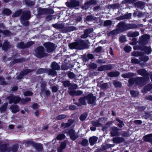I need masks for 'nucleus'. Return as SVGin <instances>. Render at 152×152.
<instances>
[{
  "instance_id": "f257e3e1",
  "label": "nucleus",
  "mask_w": 152,
  "mask_h": 152,
  "mask_svg": "<svg viewBox=\"0 0 152 152\" xmlns=\"http://www.w3.org/2000/svg\"><path fill=\"white\" fill-rule=\"evenodd\" d=\"M9 100V103L11 104L12 103H17L20 102V103L22 104H25L27 102L31 100L30 98H26L25 99H20V98L18 96H16L13 95H11L7 98Z\"/></svg>"
},
{
  "instance_id": "f03ea898",
  "label": "nucleus",
  "mask_w": 152,
  "mask_h": 152,
  "mask_svg": "<svg viewBox=\"0 0 152 152\" xmlns=\"http://www.w3.org/2000/svg\"><path fill=\"white\" fill-rule=\"evenodd\" d=\"M69 47L71 49L81 50L85 48V44L82 40H80L77 42L69 44Z\"/></svg>"
},
{
  "instance_id": "7ed1b4c3",
  "label": "nucleus",
  "mask_w": 152,
  "mask_h": 152,
  "mask_svg": "<svg viewBox=\"0 0 152 152\" xmlns=\"http://www.w3.org/2000/svg\"><path fill=\"white\" fill-rule=\"evenodd\" d=\"M30 13L29 11H26L21 17L20 21L21 23L24 26H27L28 25V22L27 20L30 18Z\"/></svg>"
},
{
  "instance_id": "20e7f679",
  "label": "nucleus",
  "mask_w": 152,
  "mask_h": 152,
  "mask_svg": "<svg viewBox=\"0 0 152 152\" xmlns=\"http://www.w3.org/2000/svg\"><path fill=\"white\" fill-rule=\"evenodd\" d=\"M149 80V78L148 77H135V84L142 87L146 84Z\"/></svg>"
},
{
  "instance_id": "39448f33",
  "label": "nucleus",
  "mask_w": 152,
  "mask_h": 152,
  "mask_svg": "<svg viewBox=\"0 0 152 152\" xmlns=\"http://www.w3.org/2000/svg\"><path fill=\"white\" fill-rule=\"evenodd\" d=\"M51 67L52 69L49 70L48 74L53 76H55L56 74V72L54 70H59L60 66L57 63L53 62L51 65Z\"/></svg>"
},
{
  "instance_id": "423d86ee",
  "label": "nucleus",
  "mask_w": 152,
  "mask_h": 152,
  "mask_svg": "<svg viewBox=\"0 0 152 152\" xmlns=\"http://www.w3.org/2000/svg\"><path fill=\"white\" fill-rule=\"evenodd\" d=\"M34 55L38 58H42L46 56V54L44 53L43 48L42 47H40L37 48L35 51Z\"/></svg>"
},
{
  "instance_id": "0eeeda50",
  "label": "nucleus",
  "mask_w": 152,
  "mask_h": 152,
  "mask_svg": "<svg viewBox=\"0 0 152 152\" xmlns=\"http://www.w3.org/2000/svg\"><path fill=\"white\" fill-rule=\"evenodd\" d=\"M117 28L120 32H123L127 30V24L123 22H121L118 23Z\"/></svg>"
},
{
  "instance_id": "6e6552de",
  "label": "nucleus",
  "mask_w": 152,
  "mask_h": 152,
  "mask_svg": "<svg viewBox=\"0 0 152 152\" xmlns=\"http://www.w3.org/2000/svg\"><path fill=\"white\" fill-rule=\"evenodd\" d=\"M67 133L70 139L72 140H75L79 137L77 133H76L75 130L73 129H69Z\"/></svg>"
},
{
  "instance_id": "1a4fd4ad",
  "label": "nucleus",
  "mask_w": 152,
  "mask_h": 152,
  "mask_svg": "<svg viewBox=\"0 0 152 152\" xmlns=\"http://www.w3.org/2000/svg\"><path fill=\"white\" fill-rule=\"evenodd\" d=\"M150 39V36L148 35L145 34L139 37V43L142 45L145 44L148 42Z\"/></svg>"
},
{
  "instance_id": "9d476101",
  "label": "nucleus",
  "mask_w": 152,
  "mask_h": 152,
  "mask_svg": "<svg viewBox=\"0 0 152 152\" xmlns=\"http://www.w3.org/2000/svg\"><path fill=\"white\" fill-rule=\"evenodd\" d=\"M44 45L46 49L47 52L50 53L53 51L54 48V45L52 43L47 42L44 44Z\"/></svg>"
},
{
  "instance_id": "9b49d317",
  "label": "nucleus",
  "mask_w": 152,
  "mask_h": 152,
  "mask_svg": "<svg viewBox=\"0 0 152 152\" xmlns=\"http://www.w3.org/2000/svg\"><path fill=\"white\" fill-rule=\"evenodd\" d=\"M27 143L33 145L35 147L38 152H42V145L40 143H35L34 142L30 141H27Z\"/></svg>"
},
{
  "instance_id": "f8f14e48",
  "label": "nucleus",
  "mask_w": 152,
  "mask_h": 152,
  "mask_svg": "<svg viewBox=\"0 0 152 152\" xmlns=\"http://www.w3.org/2000/svg\"><path fill=\"white\" fill-rule=\"evenodd\" d=\"M85 97L87 98L88 103L90 104L94 103L96 99V97L92 94H89L87 96H85Z\"/></svg>"
},
{
  "instance_id": "ddd939ff",
  "label": "nucleus",
  "mask_w": 152,
  "mask_h": 152,
  "mask_svg": "<svg viewBox=\"0 0 152 152\" xmlns=\"http://www.w3.org/2000/svg\"><path fill=\"white\" fill-rule=\"evenodd\" d=\"M96 4V1L95 0H90L86 2L82 7L83 9H87L90 7L91 5Z\"/></svg>"
},
{
  "instance_id": "4468645a",
  "label": "nucleus",
  "mask_w": 152,
  "mask_h": 152,
  "mask_svg": "<svg viewBox=\"0 0 152 152\" xmlns=\"http://www.w3.org/2000/svg\"><path fill=\"white\" fill-rule=\"evenodd\" d=\"M113 69V66L111 64L101 66L98 68V70L102 71L104 70H110Z\"/></svg>"
},
{
  "instance_id": "2eb2a0df",
  "label": "nucleus",
  "mask_w": 152,
  "mask_h": 152,
  "mask_svg": "<svg viewBox=\"0 0 152 152\" xmlns=\"http://www.w3.org/2000/svg\"><path fill=\"white\" fill-rule=\"evenodd\" d=\"M93 31L92 28H90L85 30L83 32L84 34L81 36V37L85 38L88 37L89 34L91 33Z\"/></svg>"
},
{
  "instance_id": "dca6fc26",
  "label": "nucleus",
  "mask_w": 152,
  "mask_h": 152,
  "mask_svg": "<svg viewBox=\"0 0 152 152\" xmlns=\"http://www.w3.org/2000/svg\"><path fill=\"white\" fill-rule=\"evenodd\" d=\"M79 2L78 1L72 0L69 3H67V6L69 7H73L79 6Z\"/></svg>"
},
{
  "instance_id": "f3484780",
  "label": "nucleus",
  "mask_w": 152,
  "mask_h": 152,
  "mask_svg": "<svg viewBox=\"0 0 152 152\" xmlns=\"http://www.w3.org/2000/svg\"><path fill=\"white\" fill-rule=\"evenodd\" d=\"M137 73L142 76H148L149 75L147 71L145 69H140L137 70Z\"/></svg>"
},
{
  "instance_id": "a211bd4d",
  "label": "nucleus",
  "mask_w": 152,
  "mask_h": 152,
  "mask_svg": "<svg viewBox=\"0 0 152 152\" xmlns=\"http://www.w3.org/2000/svg\"><path fill=\"white\" fill-rule=\"evenodd\" d=\"M152 89V84H149L145 86L141 91L143 93L145 94L147 91H150Z\"/></svg>"
},
{
  "instance_id": "6ab92c4d",
  "label": "nucleus",
  "mask_w": 152,
  "mask_h": 152,
  "mask_svg": "<svg viewBox=\"0 0 152 152\" xmlns=\"http://www.w3.org/2000/svg\"><path fill=\"white\" fill-rule=\"evenodd\" d=\"M83 93V92L81 91H75L72 90L69 92V94L70 95L74 96H80Z\"/></svg>"
},
{
  "instance_id": "aec40b11",
  "label": "nucleus",
  "mask_w": 152,
  "mask_h": 152,
  "mask_svg": "<svg viewBox=\"0 0 152 152\" xmlns=\"http://www.w3.org/2000/svg\"><path fill=\"white\" fill-rule=\"evenodd\" d=\"M127 30L136 28L138 27H141L142 26V25L141 24L136 25L134 23L128 24H127Z\"/></svg>"
},
{
  "instance_id": "412c9836",
  "label": "nucleus",
  "mask_w": 152,
  "mask_h": 152,
  "mask_svg": "<svg viewBox=\"0 0 152 152\" xmlns=\"http://www.w3.org/2000/svg\"><path fill=\"white\" fill-rule=\"evenodd\" d=\"M112 131L110 132L111 136L113 137L117 135L118 134V131L120 130L118 128L113 126L112 127Z\"/></svg>"
},
{
  "instance_id": "4be33fe9",
  "label": "nucleus",
  "mask_w": 152,
  "mask_h": 152,
  "mask_svg": "<svg viewBox=\"0 0 152 152\" xmlns=\"http://www.w3.org/2000/svg\"><path fill=\"white\" fill-rule=\"evenodd\" d=\"M139 33L138 31L133 32L132 31H129L127 34V36L129 37H136L139 36Z\"/></svg>"
},
{
  "instance_id": "5701e85b",
  "label": "nucleus",
  "mask_w": 152,
  "mask_h": 152,
  "mask_svg": "<svg viewBox=\"0 0 152 152\" xmlns=\"http://www.w3.org/2000/svg\"><path fill=\"white\" fill-rule=\"evenodd\" d=\"M132 16L131 13H128L127 14H125L124 15L119 16L117 18V20H122L126 19H128L131 18Z\"/></svg>"
},
{
  "instance_id": "b1692460",
  "label": "nucleus",
  "mask_w": 152,
  "mask_h": 152,
  "mask_svg": "<svg viewBox=\"0 0 152 152\" xmlns=\"http://www.w3.org/2000/svg\"><path fill=\"white\" fill-rule=\"evenodd\" d=\"M124 139L122 137H115L113 138V141L116 143H119L124 141Z\"/></svg>"
},
{
  "instance_id": "393cba45",
  "label": "nucleus",
  "mask_w": 152,
  "mask_h": 152,
  "mask_svg": "<svg viewBox=\"0 0 152 152\" xmlns=\"http://www.w3.org/2000/svg\"><path fill=\"white\" fill-rule=\"evenodd\" d=\"M152 133L147 134L143 137V140L145 141L150 142L152 140Z\"/></svg>"
},
{
  "instance_id": "a878e982",
  "label": "nucleus",
  "mask_w": 152,
  "mask_h": 152,
  "mask_svg": "<svg viewBox=\"0 0 152 152\" xmlns=\"http://www.w3.org/2000/svg\"><path fill=\"white\" fill-rule=\"evenodd\" d=\"M102 118H99L96 121H91V124H92V126L95 127H98L100 126L101 125V121H102Z\"/></svg>"
},
{
  "instance_id": "bb28decb",
  "label": "nucleus",
  "mask_w": 152,
  "mask_h": 152,
  "mask_svg": "<svg viewBox=\"0 0 152 152\" xmlns=\"http://www.w3.org/2000/svg\"><path fill=\"white\" fill-rule=\"evenodd\" d=\"M98 138L96 136H93L90 138L89 141L91 145H93L97 141Z\"/></svg>"
},
{
  "instance_id": "cd10ccee",
  "label": "nucleus",
  "mask_w": 152,
  "mask_h": 152,
  "mask_svg": "<svg viewBox=\"0 0 152 152\" xmlns=\"http://www.w3.org/2000/svg\"><path fill=\"white\" fill-rule=\"evenodd\" d=\"M0 152H7L9 151L7 146L5 145H1L0 142Z\"/></svg>"
},
{
  "instance_id": "c85d7f7f",
  "label": "nucleus",
  "mask_w": 152,
  "mask_h": 152,
  "mask_svg": "<svg viewBox=\"0 0 152 152\" xmlns=\"http://www.w3.org/2000/svg\"><path fill=\"white\" fill-rule=\"evenodd\" d=\"M136 74L132 72H129L124 74H123L121 76L124 78H128L134 76H135Z\"/></svg>"
},
{
  "instance_id": "c756f323",
  "label": "nucleus",
  "mask_w": 152,
  "mask_h": 152,
  "mask_svg": "<svg viewBox=\"0 0 152 152\" xmlns=\"http://www.w3.org/2000/svg\"><path fill=\"white\" fill-rule=\"evenodd\" d=\"M10 109L11 110L12 112L13 113H16L19 110V109L18 105H12L10 107Z\"/></svg>"
},
{
  "instance_id": "7c9ffc66",
  "label": "nucleus",
  "mask_w": 152,
  "mask_h": 152,
  "mask_svg": "<svg viewBox=\"0 0 152 152\" xmlns=\"http://www.w3.org/2000/svg\"><path fill=\"white\" fill-rule=\"evenodd\" d=\"M141 50L145 51L147 54H150L151 51V49L150 46L148 47L146 46H143L141 48Z\"/></svg>"
},
{
  "instance_id": "2f4dec72",
  "label": "nucleus",
  "mask_w": 152,
  "mask_h": 152,
  "mask_svg": "<svg viewBox=\"0 0 152 152\" xmlns=\"http://www.w3.org/2000/svg\"><path fill=\"white\" fill-rule=\"evenodd\" d=\"M120 74L119 72L118 71L116 72H111L107 74V75L109 77H117Z\"/></svg>"
},
{
  "instance_id": "473e14b6",
  "label": "nucleus",
  "mask_w": 152,
  "mask_h": 152,
  "mask_svg": "<svg viewBox=\"0 0 152 152\" xmlns=\"http://www.w3.org/2000/svg\"><path fill=\"white\" fill-rule=\"evenodd\" d=\"M145 4V3L144 2L141 1H139L135 3L134 4V6L135 7H143Z\"/></svg>"
},
{
  "instance_id": "72a5a7b5",
  "label": "nucleus",
  "mask_w": 152,
  "mask_h": 152,
  "mask_svg": "<svg viewBox=\"0 0 152 152\" xmlns=\"http://www.w3.org/2000/svg\"><path fill=\"white\" fill-rule=\"evenodd\" d=\"M94 58V56L92 54L88 53L87 57H84L83 58V59L84 61H88L89 59H92Z\"/></svg>"
},
{
  "instance_id": "f704fd0d",
  "label": "nucleus",
  "mask_w": 152,
  "mask_h": 152,
  "mask_svg": "<svg viewBox=\"0 0 152 152\" xmlns=\"http://www.w3.org/2000/svg\"><path fill=\"white\" fill-rule=\"evenodd\" d=\"M30 72L31 70L30 69H26L23 72H22L20 73L19 77H18V78L20 79L22 78V76L26 75Z\"/></svg>"
},
{
  "instance_id": "c9c22d12",
  "label": "nucleus",
  "mask_w": 152,
  "mask_h": 152,
  "mask_svg": "<svg viewBox=\"0 0 152 152\" xmlns=\"http://www.w3.org/2000/svg\"><path fill=\"white\" fill-rule=\"evenodd\" d=\"M129 83V86H132L134 83H135V78H130L128 80Z\"/></svg>"
},
{
  "instance_id": "e433bc0d",
  "label": "nucleus",
  "mask_w": 152,
  "mask_h": 152,
  "mask_svg": "<svg viewBox=\"0 0 152 152\" xmlns=\"http://www.w3.org/2000/svg\"><path fill=\"white\" fill-rule=\"evenodd\" d=\"M112 24V21L110 20H107L105 21L104 23V26L105 27L110 26Z\"/></svg>"
},
{
  "instance_id": "4c0bfd02",
  "label": "nucleus",
  "mask_w": 152,
  "mask_h": 152,
  "mask_svg": "<svg viewBox=\"0 0 152 152\" xmlns=\"http://www.w3.org/2000/svg\"><path fill=\"white\" fill-rule=\"evenodd\" d=\"M99 86L101 88L104 90L106 89L108 87V85L107 83L101 84Z\"/></svg>"
},
{
  "instance_id": "58836bf2",
  "label": "nucleus",
  "mask_w": 152,
  "mask_h": 152,
  "mask_svg": "<svg viewBox=\"0 0 152 152\" xmlns=\"http://www.w3.org/2000/svg\"><path fill=\"white\" fill-rule=\"evenodd\" d=\"M85 100H87V98L85 97V96L83 97L80 98L79 99V101L80 103L82 105H85L86 104V102Z\"/></svg>"
},
{
  "instance_id": "ea45409f",
  "label": "nucleus",
  "mask_w": 152,
  "mask_h": 152,
  "mask_svg": "<svg viewBox=\"0 0 152 152\" xmlns=\"http://www.w3.org/2000/svg\"><path fill=\"white\" fill-rule=\"evenodd\" d=\"M87 116L88 114L86 113H85L80 115L79 118L80 119L81 121H83L86 119Z\"/></svg>"
},
{
  "instance_id": "a19ab883",
  "label": "nucleus",
  "mask_w": 152,
  "mask_h": 152,
  "mask_svg": "<svg viewBox=\"0 0 152 152\" xmlns=\"http://www.w3.org/2000/svg\"><path fill=\"white\" fill-rule=\"evenodd\" d=\"M139 59L140 61L145 62L148 60L149 57L147 56H143L140 57Z\"/></svg>"
},
{
  "instance_id": "79ce46f5",
  "label": "nucleus",
  "mask_w": 152,
  "mask_h": 152,
  "mask_svg": "<svg viewBox=\"0 0 152 152\" xmlns=\"http://www.w3.org/2000/svg\"><path fill=\"white\" fill-rule=\"evenodd\" d=\"M66 143L65 142H62L60 148H59L58 149V152H62L61 150L64 149L66 147Z\"/></svg>"
},
{
  "instance_id": "37998d69",
  "label": "nucleus",
  "mask_w": 152,
  "mask_h": 152,
  "mask_svg": "<svg viewBox=\"0 0 152 152\" xmlns=\"http://www.w3.org/2000/svg\"><path fill=\"white\" fill-rule=\"evenodd\" d=\"M48 69H44L41 68L39 69L38 70L37 72V74H41L42 73H44L45 72L48 73Z\"/></svg>"
},
{
  "instance_id": "c03bdc74",
  "label": "nucleus",
  "mask_w": 152,
  "mask_h": 152,
  "mask_svg": "<svg viewBox=\"0 0 152 152\" xmlns=\"http://www.w3.org/2000/svg\"><path fill=\"white\" fill-rule=\"evenodd\" d=\"M120 33L119 31L117 28L114 30L111 31L109 33V34L114 35Z\"/></svg>"
},
{
  "instance_id": "a18cd8bd",
  "label": "nucleus",
  "mask_w": 152,
  "mask_h": 152,
  "mask_svg": "<svg viewBox=\"0 0 152 152\" xmlns=\"http://www.w3.org/2000/svg\"><path fill=\"white\" fill-rule=\"evenodd\" d=\"M8 104L7 103H6L1 107L0 109V112H2L5 111L7 109V107Z\"/></svg>"
},
{
  "instance_id": "49530a36",
  "label": "nucleus",
  "mask_w": 152,
  "mask_h": 152,
  "mask_svg": "<svg viewBox=\"0 0 152 152\" xmlns=\"http://www.w3.org/2000/svg\"><path fill=\"white\" fill-rule=\"evenodd\" d=\"M17 46L18 48H27V46L26 45H24V43L23 42H21L19 43L17 45Z\"/></svg>"
},
{
  "instance_id": "de8ad7c7",
  "label": "nucleus",
  "mask_w": 152,
  "mask_h": 152,
  "mask_svg": "<svg viewBox=\"0 0 152 152\" xmlns=\"http://www.w3.org/2000/svg\"><path fill=\"white\" fill-rule=\"evenodd\" d=\"M113 84L115 87H120L121 86V83L120 82L114 81Z\"/></svg>"
},
{
  "instance_id": "09e8293b",
  "label": "nucleus",
  "mask_w": 152,
  "mask_h": 152,
  "mask_svg": "<svg viewBox=\"0 0 152 152\" xmlns=\"http://www.w3.org/2000/svg\"><path fill=\"white\" fill-rule=\"evenodd\" d=\"M151 116V115L150 113L149 112H146L145 113V115H144L142 117V118H144L145 119H147L148 118H150Z\"/></svg>"
},
{
  "instance_id": "8fccbe9b",
  "label": "nucleus",
  "mask_w": 152,
  "mask_h": 152,
  "mask_svg": "<svg viewBox=\"0 0 152 152\" xmlns=\"http://www.w3.org/2000/svg\"><path fill=\"white\" fill-rule=\"evenodd\" d=\"M138 92L137 91L131 90L130 91L131 94L134 97L137 96L138 95Z\"/></svg>"
},
{
  "instance_id": "3c124183",
  "label": "nucleus",
  "mask_w": 152,
  "mask_h": 152,
  "mask_svg": "<svg viewBox=\"0 0 152 152\" xmlns=\"http://www.w3.org/2000/svg\"><path fill=\"white\" fill-rule=\"evenodd\" d=\"M9 43L7 41H5L2 47V48L4 50H6L8 48Z\"/></svg>"
},
{
  "instance_id": "603ef678",
  "label": "nucleus",
  "mask_w": 152,
  "mask_h": 152,
  "mask_svg": "<svg viewBox=\"0 0 152 152\" xmlns=\"http://www.w3.org/2000/svg\"><path fill=\"white\" fill-rule=\"evenodd\" d=\"M53 26L56 28H61L63 27V25L62 24L56 23L53 24Z\"/></svg>"
},
{
  "instance_id": "864d4df0",
  "label": "nucleus",
  "mask_w": 152,
  "mask_h": 152,
  "mask_svg": "<svg viewBox=\"0 0 152 152\" xmlns=\"http://www.w3.org/2000/svg\"><path fill=\"white\" fill-rule=\"evenodd\" d=\"M86 19L88 21H93L94 20V17L92 15L87 16L86 18Z\"/></svg>"
},
{
  "instance_id": "5fc2aeb1",
  "label": "nucleus",
  "mask_w": 152,
  "mask_h": 152,
  "mask_svg": "<svg viewBox=\"0 0 152 152\" xmlns=\"http://www.w3.org/2000/svg\"><path fill=\"white\" fill-rule=\"evenodd\" d=\"M65 137V135L63 134H59L57 137V139L58 140H60L64 139Z\"/></svg>"
},
{
  "instance_id": "6e6d98bb",
  "label": "nucleus",
  "mask_w": 152,
  "mask_h": 152,
  "mask_svg": "<svg viewBox=\"0 0 152 152\" xmlns=\"http://www.w3.org/2000/svg\"><path fill=\"white\" fill-rule=\"evenodd\" d=\"M77 30V28L74 26H69L67 27V31H72Z\"/></svg>"
},
{
  "instance_id": "4d7b16f0",
  "label": "nucleus",
  "mask_w": 152,
  "mask_h": 152,
  "mask_svg": "<svg viewBox=\"0 0 152 152\" xmlns=\"http://www.w3.org/2000/svg\"><path fill=\"white\" fill-rule=\"evenodd\" d=\"M66 117L65 115H61L58 116L56 118L57 120H60L65 118Z\"/></svg>"
},
{
  "instance_id": "13d9d810",
  "label": "nucleus",
  "mask_w": 152,
  "mask_h": 152,
  "mask_svg": "<svg viewBox=\"0 0 152 152\" xmlns=\"http://www.w3.org/2000/svg\"><path fill=\"white\" fill-rule=\"evenodd\" d=\"M137 42V39L134 37L132 39V42H130V44L131 45H134L136 44Z\"/></svg>"
},
{
  "instance_id": "bf43d9fd",
  "label": "nucleus",
  "mask_w": 152,
  "mask_h": 152,
  "mask_svg": "<svg viewBox=\"0 0 152 152\" xmlns=\"http://www.w3.org/2000/svg\"><path fill=\"white\" fill-rule=\"evenodd\" d=\"M3 34L4 36H9L10 35V32L8 31H5L3 32L2 31L0 30V34Z\"/></svg>"
},
{
  "instance_id": "052dcab7",
  "label": "nucleus",
  "mask_w": 152,
  "mask_h": 152,
  "mask_svg": "<svg viewBox=\"0 0 152 152\" xmlns=\"http://www.w3.org/2000/svg\"><path fill=\"white\" fill-rule=\"evenodd\" d=\"M131 62L134 64H139L140 63V61L135 58H132L131 59Z\"/></svg>"
},
{
  "instance_id": "680f3d73",
  "label": "nucleus",
  "mask_w": 152,
  "mask_h": 152,
  "mask_svg": "<svg viewBox=\"0 0 152 152\" xmlns=\"http://www.w3.org/2000/svg\"><path fill=\"white\" fill-rule=\"evenodd\" d=\"M82 145L84 146H87L88 144V142L87 140L84 139L82 140L81 142Z\"/></svg>"
},
{
  "instance_id": "e2e57ef3",
  "label": "nucleus",
  "mask_w": 152,
  "mask_h": 152,
  "mask_svg": "<svg viewBox=\"0 0 152 152\" xmlns=\"http://www.w3.org/2000/svg\"><path fill=\"white\" fill-rule=\"evenodd\" d=\"M68 75L69 77L71 79H73L75 77V74L72 72H69L68 73Z\"/></svg>"
},
{
  "instance_id": "0e129e2a",
  "label": "nucleus",
  "mask_w": 152,
  "mask_h": 152,
  "mask_svg": "<svg viewBox=\"0 0 152 152\" xmlns=\"http://www.w3.org/2000/svg\"><path fill=\"white\" fill-rule=\"evenodd\" d=\"M131 48L129 46H126L124 48V50L127 52H129L131 50Z\"/></svg>"
},
{
  "instance_id": "69168bd1",
  "label": "nucleus",
  "mask_w": 152,
  "mask_h": 152,
  "mask_svg": "<svg viewBox=\"0 0 152 152\" xmlns=\"http://www.w3.org/2000/svg\"><path fill=\"white\" fill-rule=\"evenodd\" d=\"M25 4L27 5L32 6L34 4V2L30 1H25Z\"/></svg>"
},
{
  "instance_id": "338daca9",
  "label": "nucleus",
  "mask_w": 152,
  "mask_h": 152,
  "mask_svg": "<svg viewBox=\"0 0 152 152\" xmlns=\"http://www.w3.org/2000/svg\"><path fill=\"white\" fill-rule=\"evenodd\" d=\"M4 14L7 15H9L11 13V11L8 9H5L3 11Z\"/></svg>"
},
{
  "instance_id": "774afa93",
  "label": "nucleus",
  "mask_w": 152,
  "mask_h": 152,
  "mask_svg": "<svg viewBox=\"0 0 152 152\" xmlns=\"http://www.w3.org/2000/svg\"><path fill=\"white\" fill-rule=\"evenodd\" d=\"M90 68L92 69H95L97 67V65L94 63H92L89 65Z\"/></svg>"
}]
</instances>
